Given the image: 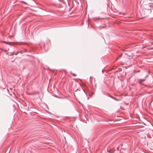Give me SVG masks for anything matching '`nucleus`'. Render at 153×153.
<instances>
[{
	"label": "nucleus",
	"mask_w": 153,
	"mask_h": 153,
	"mask_svg": "<svg viewBox=\"0 0 153 153\" xmlns=\"http://www.w3.org/2000/svg\"><path fill=\"white\" fill-rule=\"evenodd\" d=\"M121 55L120 56H119V57H121Z\"/></svg>",
	"instance_id": "39448f33"
},
{
	"label": "nucleus",
	"mask_w": 153,
	"mask_h": 153,
	"mask_svg": "<svg viewBox=\"0 0 153 153\" xmlns=\"http://www.w3.org/2000/svg\"><path fill=\"white\" fill-rule=\"evenodd\" d=\"M72 75L74 76H76V75L75 74H73Z\"/></svg>",
	"instance_id": "20e7f679"
},
{
	"label": "nucleus",
	"mask_w": 153,
	"mask_h": 153,
	"mask_svg": "<svg viewBox=\"0 0 153 153\" xmlns=\"http://www.w3.org/2000/svg\"><path fill=\"white\" fill-rule=\"evenodd\" d=\"M112 98L113 99H114V100H116L118 101V100H119L117 99H116L115 98H114V97H113Z\"/></svg>",
	"instance_id": "f03ea898"
},
{
	"label": "nucleus",
	"mask_w": 153,
	"mask_h": 153,
	"mask_svg": "<svg viewBox=\"0 0 153 153\" xmlns=\"http://www.w3.org/2000/svg\"><path fill=\"white\" fill-rule=\"evenodd\" d=\"M3 42H4V43H6V44H8V42H7L4 41Z\"/></svg>",
	"instance_id": "7ed1b4c3"
},
{
	"label": "nucleus",
	"mask_w": 153,
	"mask_h": 153,
	"mask_svg": "<svg viewBox=\"0 0 153 153\" xmlns=\"http://www.w3.org/2000/svg\"><path fill=\"white\" fill-rule=\"evenodd\" d=\"M145 79H140V80H139V82H140V83H141L142 82L144 81H145Z\"/></svg>",
	"instance_id": "f257e3e1"
}]
</instances>
